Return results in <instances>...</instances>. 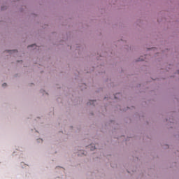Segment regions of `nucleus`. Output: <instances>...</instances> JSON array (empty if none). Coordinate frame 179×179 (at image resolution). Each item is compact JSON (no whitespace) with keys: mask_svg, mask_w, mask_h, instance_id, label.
Segmentation results:
<instances>
[{"mask_svg":"<svg viewBox=\"0 0 179 179\" xmlns=\"http://www.w3.org/2000/svg\"><path fill=\"white\" fill-rule=\"evenodd\" d=\"M30 47H36V45L34 44V45H29L28 48H30Z\"/></svg>","mask_w":179,"mask_h":179,"instance_id":"f257e3e1","label":"nucleus"},{"mask_svg":"<svg viewBox=\"0 0 179 179\" xmlns=\"http://www.w3.org/2000/svg\"><path fill=\"white\" fill-rule=\"evenodd\" d=\"M2 86H3V87H4V86H6V83H3V84L2 85Z\"/></svg>","mask_w":179,"mask_h":179,"instance_id":"f03ea898","label":"nucleus"},{"mask_svg":"<svg viewBox=\"0 0 179 179\" xmlns=\"http://www.w3.org/2000/svg\"><path fill=\"white\" fill-rule=\"evenodd\" d=\"M92 103H94V101H92Z\"/></svg>","mask_w":179,"mask_h":179,"instance_id":"7ed1b4c3","label":"nucleus"},{"mask_svg":"<svg viewBox=\"0 0 179 179\" xmlns=\"http://www.w3.org/2000/svg\"><path fill=\"white\" fill-rule=\"evenodd\" d=\"M14 52H16L17 50H13Z\"/></svg>","mask_w":179,"mask_h":179,"instance_id":"20e7f679","label":"nucleus"}]
</instances>
